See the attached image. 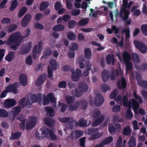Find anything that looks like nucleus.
<instances>
[{
  "label": "nucleus",
  "instance_id": "f257e3e1",
  "mask_svg": "<svg viewBox=\"0 0 147 147\" xmlns=\"http://www.w3.org/2000/svg\"><path fill=\"white\" fill-rule=\"evenodd\" d=\"M20 34L19 32H15L11 34L7 39V45H10L12 43L14 45L11 47L13 50H16L21 45L22 40L20 39Z\"/></svg>",
  "mask_w": 147,
  "mask_h": 147
},
{
  "label": "nucleus",
  "instance_id": "f03ea898",
  "mask_svg": "<svg viewBox=\"0 0 147 147\" xmlns=\"http://www.w3.org/2000/svg\"><path fill=\"white\" fill-rule=\"evenodd\" d=\"M133 3L132 1H130L128 3L127 0H123V4L121 7L119 13V16L124 21L127 20L129 18V16L130 14L129 9Z\"/></svg>",
  "mask_w": 147,
  "mask_h": 147
},
{
  "label": "nucleus",
  "instance_id": "7ed1b4c3",
  "mask_svg": "<svg viewBox=\"0 0 147 147\" xmlns=\"http://www.w3.org/2000/svg\"><path fill=\"white\" fill-rule=\"evenodd\" d=\"M62 69L65 71H69L72 73L71 78L73 81H78L82 75V71L79 69H77L75 71L74 68H72L68 65H66L62 67Z\"/></svg>",
  "mask_w": 147,
  "mask_h": 147
},
{
  "label": "nucleus",
  "instance_id": "20e7f679",
  "mask_svg": "<svg viewBox=\"0 0 147 147\" xmlns=\"http://www.w3.org/2000/svg\"><path fill=\"white\" fill-rule=\"evenodd\" d=\"M123 103L124 106L128 107L126 113V117L128 119H131L133 117V114L131 110V102L128 100V97L127 95L124 96L123 98Z\"/></svg>",
  "mask_w": 147,
  "mask_h": 147
},
{
  "label": "nucleus",
  "instance_id": "39448f33",
  "mask_svg": "<svg viewBox=\"0 0 147 147\" xmlns=\"http://www.w3.org/2000/svg\"><path fill=\"white\" fill-rule=\"evenodd\" d=\"M38 47L37 45H35L33 49L32 57L34 60H36L37 57V54H39L42 52V42L40 41L38 43Z\"/></svg>",
  "mask_w": 147,
  "mask_h": 147
},
{
  "label": "nucleus",
  "instance_id": "423d86ee",
  "mask_svg": "<svg viewBox=\"0 0 147 147\" xmlns=\"http://www.w3.org/2000/svg\"><path fill=\"white\" fill-rule=\"evenodd\" d=\"M32 45L31 42H29L21 46L19 52V54L24 55L27 53L30 50Z\"/></svg>",
  "mask_w": 147,
  "mask_h": 147
},
{
  "label": "nucleus",
  "instance_id": "0eeeda50",
  "mask_svg": "<svg viewBox=\"0 0 147 147\" xmlns=\"http://www.w3.org/2000/svg\"><path fill=\"white\" fill-rule=\"evenodd\" d=\"M134 44L136 48L142 53H144L147 51V46L142 42L137 40L134 41Z\"/></svg>",
  "mask_w": 147,
  "mask_h": 147
},
{
  "label": "nucleus",
  "instance_id": "6e6552de",
  "mask_svg": "<svg viewBox=\"0 0 147 147\" xmlns=\"http://www.w3.org/2000/svg\"><path fill=\"white\" fill-rule=\"evenodd\" d=\"M127 85V82L124 77H122L121 79L118 80L117 82V87L120 90L126 89Z\"/></svg>",
  "mask_w": 147,
  "mask_h": 147
},
{
  "label": "nucleus",
  "instance_id": "1a4fd4ad",
  "mask_svg": "<svg viewBox=\"0 0 147 147\" xmlns=\"http://www.w3.org/2000/svg\"><path fill=\"white\" fill-rule=\"evenodd\" d=\"M95 105L97 107L101 106L104 101V99L101 94H96L94 100Z\"/></svg>",
  "mask_w": 147,
  "mask_h": 147
},
{
  "label": "nucleus",
  "instance_id": "9d476101",
  "mask_svg": "<svg viewBox=\"0 0 147 147\" xmlns=\"http://www.w3.org/2000/svg\"><path fill=\"white\" fill-rule=\"evenodd\" d=\"M83 131L80 130H76L71 131L70 134L71 138L78 139L82 136L83 134Z\"/></svg>",
  "mask_w": 147,
  "mask_h": 147
},
{
  "label": "nucleus",
  "instance_id": "9b49d317",
  "mask_svg": "<svg viewBox=\"0 0 147 147\" xmlns=\"http://www.w3.org/2000/svg\"><path fill=\"white\" fill-rule=\"evenodd\" d=\"M37 119L36 117H32L31 119L28 122H27L26 125V129H29L33 128L36 125Z\"/></svg>",
  "mask_w": 147,
  "mask_h": 147
},
{
  "label": "nucleus",
  "instance_id": "f8f14e48",
  "mask_svg": "<svg viewBox=\"0 0 147 147\" xmlns=\"http://www.w3.org/2000/svg\"><path fill=\"white\" fill-rule=\"evenodd\" d=\"M136 79L138 85L144 88L147 89V81L143 80L140 74L136 76Z\"/></svg>",
  "mask_w": 147,
  "mask_h": 147
},
{
  "label": "nucleus",
  "instance_id": "ddd939ff",
  "mask_svg": "<svg viewBox=\"0 0 147 147\" xmlns=\"http://www.w3.org/2000/svg\"><path fill=\"white\" fill-rule=\"evenodd\" d=\"M18 85V82H16L12 85L9 84L6 87V89L8 92H12L14 94H16L18 92L17 89Z\"/></svg>",
  "mask_w": 147,
  "mask_h": 147
},
{
  "label": "nucleus",
  "instance_id": "4468645a",
  "mask_svg": "<svg viewBox=\"0 0 147 147\" xmlns=\"http://www.w3.org/2000/svg\"><path fill=\"white\" fill-rule=\"evenodd\" d=\"M32 18V16L30 14H26L23 18L21 24L23 27L26 26L30 22Z\"/></svg>",
  "mask_w": 147,
  "mask_h": 147
},
{
  "label": "nucleus",
  "instance_id": "2eb2a0df",
  "mask_svg": "<svg viewBox=\"0 0 147 147\" xmlns=\"http://www.w3.org/2000/svg\"><path fill=\"white\" fill-rule=\"evenodd\" d=\"M16 104V100L12 99H7L5 100L4 102V105L5 107L10 108L14 106Z\"/></svg>",
  "mask_w": 147,
  "mask_h": 147
},
{
  "label": "nucleus",
  "instance_id": "dca6fc26",
  "mask_svg": "<svg viewBox=\"0 0 147 147\" xmlns=\"http://www.w3.org/2000/svg\"><path fill=\"white\" fill-rule=\"evenodd\" d=\"M101 76L103 82H106L109 79L110 77V73L108 70H104L102 72Z\"/></svg>",
  "mask_w": 147,
  "mask_h": 147
},
{
  "label": "nucleus",
  "instance_id": "f3484780",
  "mask_svg": "<svg viewBox=\"0 0 147 147\" xmlns=\"http://www.w3.org/2000/svg\"><path fill=\"white\" fill-rule=\"evenodd\" d=\"M46 78L45 75H41L38 78L35 84L37 86H41L45 82Z\"/></svg>",
  "mask_w": 147,
  "mask_h": 147
},
{
  "label": "nucleus",
  "instance_id": "a211bd4d",
  "mask_svg": "<svg viewBox=\"0 0 147 147\" xmlns=\"http://www.w3.org/2000/svg\"><path fill=\"white\" fill-rule=\"evenodd\" d=\"M78 88L82 93L87 92L88 90V86L87 84L83 82L79 83Z\"/></svg>",
  "mask_w": 147,
  "mask_h": 147
},
{
  "label": "nucleus",
  "instance_id": "6ab92c4d",
  "mask_svg": "<svg viewBox=\"0 0 147 147\" xmlns=\"http://www.w3.org/2000/svg\"><path fill=\"white\" fill-rule=\"evenodd\" d=\"M131 100L132 108L134 112L135 113L136 111H138L140 106V104L134 98H132Z\"/></svg>",
  "mask_w": 147,
  "mask_h": 147
},
{
  "label": "nucleus",
  "instance_id": "aec40b11",
  "mask_svg": "<svg viewBox=\"0 0 147 147\" xmlns=\"http://www.w3.org/2000/svg\"><path fill=\"white\" fill-rule=\"evenodd\" d=\"M106 61L108 65H110L111 63L112 65L115 64V58L113 55L111 56L110 54L108 55L106 57Z\"/></svg>",
  "mask_w": 147,
  "mask_h": 147
},
{
  "label": "nucleus",
  "instance_id": "412c9836",
  "mask_svg": "<svg viewBox=\"0 0 147 147\" xmlns=\"http://www.w3.org/2000/svg\"><path fill=\"white\" fill-rule=\"evenodd\" d=\"M20 83L23 86H26L27 84V77L26 75L24 74H22L20 77Z\"/></svg>",
  "mask_w": 147,
  "mask_h": 147
},
{
  "label": "nucleus",
  "instance_id": "4be33fe9",
  "mask_svg": "<svg viewBox=\"0 0 147 147\" xmlns=\"http://www.w3.org/2000/svg\"><path fill=\"white\" fill-rule=\"evenodd\" d=\"M105 119V116L103 115H102L99 117L98 119L95 120L92 123V125L94 126H97L102 123Z\"/></svg>",
  "mask_w": 147,
  "mask_h": 147
},
{
  "label": "nucleus",
  "instance_id": "5701e85b",
  "mask_svg": "<svg viewBox=\"0 0 147 147\" xmlns=\"http://www.w3.org/2000/svg\"><path fill=\"white\" fill-rule=\"evenodd\" d=\"M77 103L79 104V106H80V108L83 109H86L88 105V103L85 100H81L77 101Z\"/></svg>",
  "mask_w": 147,
  "mask_h": 147
},
{
  "label": "nucleus",
  "instance_id": "b1692460",
  "mask_svg": "<svg viewBox=\"0 0 147 147\" xmlns=\"http://www.w3.org/2000/svg\"><path fill=\"white\" fill-rule=\"evenodd\" d=\"M44 120L45 123L49 127L53 126L55 123V120L51 118H45Z\"/></svg>",
  "mask_w": 147,
  "mask_h": 147
},
{
  "label": "nucleus",
  "instance_id": "393cba45",
  "mask_svg": "<svg viewBox=\"0 0 147 147\" xmlns=\"http://www.w3.org/2000/svg\"><path fill=\"white\" fill-rule=\"evenodd\" d=\"M84 53L85 57L87 59H90L91 58L92 54L89 48H86L84 49Z\"/></svg>",
  "mask_w": 147,
  "mask_h": 147
},
{
  "label": "nucleus",
  "instance_id": "a878e982",
  "mask_svg": "<svg viewBox=\"0 0 147 147\" xmlns=\"http://www.w3.org/2000/svg\"><path fill=\"white\" fill-rule=\"evenodd\" d=\"M129 147H135L136 145V139L133 136H131L128 142Z\"/></svg>",
  "mask_w": 147,
  "mask_h": 147
},
{
  "label": "nucleus",
  "instance_id": "bb28decb",
  "mask_svg": "<svg viewBox=\"0 0 147 147\" xmlns=\"http://www.w3.org/2000/svg\"><path fill=\"white\" fill-rule=\"evenodd\" d=\"M64 26L62 24H59L55 26L53 28V31L55 32L63 31L65 29Z\"/></svg>",
  "mask_w": 147,
  "mask_h": 147
},
{
  "label": "nucleus",
  "instance_id": "cd10ccee",
  "mask_svg": "<svg viewBox=\"0 0 147 147\" xmlns=\"http://www.w3.org/2000/svg\"><path fill=\"white\" fill-rule=\"evenodd\" d=\"M15 52L12 51L9 53L5 57V59L7 61L11 62L15 56Z\"/></svg>",
  "mask_w": 147,
  "mask_h": 147
},
{
  "label": "nucleus",
  "instance_id": "c85d7f7f",
  "mask_svg": "<svg viewBox=\"0 0 147 147\" xmlns=\"http://www.w3.org/2000/svg\"><path fill=\"white\" fill-rule=\"evenodd\" d=\"M131 57L132 60H133L135 65H136V63H138L140 62V58L138 55L135 53H133L131 54Z\"/></svg>",
  "mask_w": 147,
  "mask_h": 147
},
{
  "label": "nucleus",
  "instance_id": "c756f323",
  "mask_svg": "<svg viewBox=\"0 0 147 147\" xmlns=\"http://www.w3.org/2000/svg\"><path fill=\"white\" fill-rule=\"evenodd\" d=\"M135 67L139 71H144L146 70L147 68V64L146 63H142L140 66L135 65Z\"/></svg>",
  "mask_w": 147,
  "mask_h": 147
},
{
  "label": "nucleus",
  "instance_id": "7c9ffc66",
  "mask_svg": "<svg viewBox=\"0 0 147 147\" xmlns=\"http://www.w3.org/2000/svg\"><path fill=\"white\" fill-rule=\"evenodd\" d=\"M131 130L129 126L125 127L123 130V134L124 136H130L131 133Z\"/></svg>",
  "mask_w": 147,
  "mask_h": 147
},
{
  "label": "nucleus",
  "instance_id": "2f4dec72",
  "mask_svg": "<svg viewBox=\"0 0 147 147\" xmlns=\"http://www.w3.org/2000/svg\"><path fill=\"white\" fill-rule=\"evenodd\" d=\"M45 110L47 115H49L51 117H53L54 115V111L53 108L50 107H46Z\"/></svg>",
  "mask_w": 147,
  "mask_h": 147
},
{
  "label": "nucleus",
  "instance_id": "473e14b6",
  "mask_svg": "<svg viewBox=\"0 0 147 147\" xmlns=\"http://www.w3.org/2000/svg\"><path fill=\"white\" fill-rule=\"evenodd\" d=\"M123 57L124 62L129 61L131 59L130 55L128 52L126 51L123 52Z\"/></svg>",
  "mask_w": 147,
  "mask_h": 147
},
{
  "label": "nucleus",
  "instance_id": "72a5a7b5",
  "mask_svg": "<svg viewBox=\"0 0 147 147\" xmlns=\"http://www.w3.org/2000/svg\"><path fill=\"white\" fill-rule=\"evenodd\" d=\"M122 34H125V38L126 40H127L130 37V30L129 28L123 29L122 30Z\"/></svg>",
  "mask_w": 147,
  "mask_h": 147
},
{
  "label": "nucleus",
  "instance_id": "f704fd0d",
  "mask_svg": "<svg viewBox=\"0 0 147 147\" xmlns=\"http://www.w3.org/2000/svg\"><path fill=\"white\" fill-rule=\"evenodd\" d=\"M22 133L19 131H16L13 133H12L10 138L11 140H13L16 139H18L21 136Z\"/></svg>",
  "mask_w": 147,
  "mask_h": 147
},
{
  "label": "nucleus",
  "instance_id": "c9c22d12",
  "mask_svg": "<svg viewBox=\"0 0 147 147\" xmlns=\"http://www.w3.org/2000/svg\"><path fill=\"white\" fill-rule=\"evenodd\" d=\"M75 121H76L74 120L72 118H71L70 121L67 123L66 125V127L67 129H72L74 127V123Z\"/></svg>",
  "mask_w": 147,
  "mask_h": 147
},
{
  "label": "nucleus",
  "instance_id": "e433bc0d",
  "mask_svg": "<svg viewBox=\"0 0 147 147\" xmlns=\"http://www.w3.org/2000/svg\"><path fill=\"white\" fill-rule=\"evenodd\" d=\"M108 129L109 132L111 135H114L116 132L115 127L112 123L109 124Z\"/></svg>",
  "mask_w": 147,
  "mask_h": 147
},
{
  "label": "nucleus",
  "instance_id": "4c0bfd02",
  "mask_svg": "<svg viewBox=\"0 0 147 147\" xmlns=\"http://www.w3.org/2000/svg\"><path fill=\"white\" fill-rule=\"evenodd\" d=\"M72 95L76 97H80L82 94V92L80 91H79L78 89H75L72 91Z\"/></svg>",
  "mask_w": 147,
  "mask_h": 147
},
{
  "label": "nucleus",
  "instance_id": "58836bf2",
  "mask_svg": "<svg viewBox=\"0 0 147 147\" xmlns=\"http://www.w3.org/2000/svg\"><path fill=\"white\" fill-rule=\"evenodd\" d=\"M49 3L47 1L42 2L40 5V10L41 11H44L49 6Z\"/></svg>",
  "mask_w": 147,
  "mask_h": 147
},
{
  "label": "nucleus",
  "instance_id": "ea45409f",
  "mask_svg": "<svg viewBox=\"0 0 147 147\" xmlns=\"http://www.w3.org/2000/svg\"><path fill=\"white\" fill-rule=\"evenodd\" d=\"M49 63L52 69L54 70L57 69V64L55 60L53 59H51L49 61Z\"/></svg>",
  "mask_w": 147,
  "mask_h": 147
},
{
  "label": "nucleus",
  "instance_id": "a19ab883",
  "mask_svg": "<svg viewBox=\"0 0 147 147\" xmlns=\"http://www.w3.org/2000/svg\"><path fill=\"white\" fill-rule=\"evenodd\" d=\"M79 107V104L77 103V102H76L74 105L69 106V110L71 111L76 110Z\"/></svg>",
  "mask_w": 147,
  "mask_h": 147
},
{
  "label": "nucleus",
  "instance_id": "79ce46f5",
  "mask_svg": "<svg viewBox=\"0 0 147 147\" xmlns=\"http://www.w3.org/2000/svg\"><path fill=\"white\" fill-rule=\"evenodd\" d=\"M47 97L50 102L56 103V98L55 97L53 92L49 93L47 95Z\"/></svg>",
  "mask_w": 147,
  "mask_h": 147
},
{
  "label": "nucleus",
  "instance_id": "37998d69",
  "mask_svg": "<svg viewBox=\"0 0 147 147\" xmlns=\"http://www.w3.org/2000/svg\"><path fill=\"white\" fill-rule=\"evenodd\" d=\"M102 135L103 134L101 133L98 132L95 133L91 136L90 138V139L91 140H94L102 137Z\"/></svg>",
  "mask_w": 147,
  "mask_h": 147
},
{
  "label": "nucleus",
  "instance_id": "c03bdc74",
  "mask_svg": "<svg viewBox=\"0 0 147 147\" xmlns=\"http://www.w3.org/2000/svg\"><path fill=\"white\" fill-rule=\"evenodd\" d=\"M91 44L94 46L99 47H98L97 48L96 50L98 51H100L104 49L105 48L103 46H101V44L99 43L96 41H93L91 42Z\"/></svg>",
  "mask_w": 147,
  "mask_h": 147
},
{
  "label": "nucleus",
  "instance_id": "a18cd8bd",
  "mask_svg": "<svg viewBox=\"0 0 147 147\" xmlns=\"http://www.w3.org/2000/svg\"><path fill=\"white\" fill-rule=\"evenodd\" d=\"M42 131V135H43L44 137H46L49 134L50 132L52 130L48 128H45L43 129L42 128L41 129Z\"/></svg>",
  "mask_w": 147,
  "mask_h": 147
},
{
  "label": "nucleus",
  "instance_id": "49530a36",
  "mask_svg": "<svg viewBox=\"0 0 147 147\" xmlns=\"http://www.w3.org/2000/svg\"><path fill=\"white\" fill-rule=\"evenodd\" d=\"M89 21V20L88 18H86L80 20L78 23L79 26H83L87 24Z\"/></svg>",
  "mask_w": 147,
  "mask_h": 147
},
{
  "label": "nucleus",
  "instance_id": "de8ad7c7",
  "mask_svg": "<svg viewBox=\"0 0 147 147\" xmlns=\"http://www.w3.org/2000/svg\"><path fill=\"white\" fill-rule=\"evenodd\" d=\"M9 115L8 113L5 110L3 109H0V117L5 118L7 117Z\"/></svg>",
  "mask_w": 147,
  "mask_h": 147
},
{
  "label": "nucleus",
  "instance_id": "09e8293b",
  "mask_svg": "<svg viewBox=\"0 0 147 147\" xmlns=\"http://www.w3.org/2000/svg\"><path fill=\"white\" fill-rule=\"evenodd\" d=\"M27 10V8L26 7H22L18 12V16L19 17H21L23 16L26 13Z\"/></svg>",
  "mask_w": 147,
  "mask_h": 147
},
{
  "label": "nucleus",
  "instance_id": "8fccbe9b",
  "mask_svg": "<svg viewBox=\"0 0 147 147\" xmlns=\"http://www.w3.org/2000/svg\"><path fill=\"white\" fill-rule=\"evenodd\" d=\"M25 35L24 36H22L20 32H19L20 34V39L22 40V39H23L24 38H27L30 35V34L31 33V30L30 28H27L26 30H25Z\"/></svg>",
  "mask_w": 147,
  "mask_h": 147
},
{
  "label": "nucleus",
  "instance_id": "3c124183",
  "mask_svg": "<svg viewBox=\"0 0 147 147\" xmlns=\"http://www.w3.org/2000/svg\"><path fill=\"white\" fill-rule=\"evenodd\" d=\"M18 5V2L16 0H14L12 2L10 8V10L12 11L15 10Z\"/></svg>",
  "mask_w": 147,
  "mask_h": 147
},
{
  "label": "nucleus",
  "instance_id": "603ef678",
  "mask_svg": "<svg viewBox=\"0 0 147 147\" xmlns=\"http://www.w3.org/2000/svg\"><path fill=\"white\" fill-rule=\"evenodd\" d=\"M18 27V25L16 24H12L9 26L7 28V31L9 32H11L15 31Z\"/></svg>",
  "mask_w": 147,
  "mask_h": 147
},
{
  "label": "nucleus",
  "instance_id": "864d4df0",
  "mask_svg": "<svg viewBox=\"0 0 147 147\" xmlns=\"http://www.w3.org/2000/svg\"><path fill=\"white\" fill-rule=\"evenodd\" d=\"M79 122L78 125L80 127H85L87 125V121L82 118L79 120Z\"/></svg>",
  "mask_w": 147,
  "mask_h": 147
},
{
  "label": "nucleus",
  "instance_id": "5fc2aeb1",
  "mask_svg": "<svg viewBox=\"0 0 147 147\" xmlns=\"http://www.w3.org/2000/svg\"><path fill=\"white\" fill-rule=\"evenodd\" d=\"M113 140L112 137L110 136L103 140L101 142V144L105 145L111 143Z\"/></svg>",
  "mask_w": 147,
  "mask_h": 147
},
{
  "label": "nucleus",
  "instance_id": "6e6d98bb",
  "mask_svg": "<svg viewBox=\"0 0 147 147\" xmlns=\"http://www.w3.org/2000/svg\"><path fill=\"white\" fill-rule=\"evenodd\" d=\"M68 38L71 40H74L76 38V36L75 34L72 32H70L67 34Z\"/></svg>",
  "mask_w": 147,
  "mask_h": 147
},
{
  "label": "nucleus",
  "instance_id": "4d7b16f0",
  "mask_svg": "<svg viewBox=\"0 0 147 147\" xmlns=\"http://www.w3.org/2000/svg\"><path fill=\"white\" fill-rule=\"evenodd\" d=\"M133 95L134 97L137 100H138L139 102L140 103H142L143 102V100L142 98L138 95L137 94V91L136 90H135L133 93Z\"/></svg>",
  "mask_w": 147,
  "mask_h": 147
},
{
  "label": "nucleus",
  "instance_id": "13d9d810",
  "mask_svg": "<svg viewBox=\"0 0 147 147\" xmlns=\"http://www.w3.org/2000/svg\"><path fill=\"white\" fill-rule=\"evenodd\" d=\"M101 114V112L98 110H94L92 115V117L95 119L98 118Z\"/></svg>",
  "mask_w": 147,
  "mask_h": 147
},
{
  "label": "nucleus",
  "instance_id": "bf43d9fd",
  "mask_svg": "<svg viewBox=\"0 0 147 147\" xmlns=\"http://www.w3.org/2000/svg\"><path fill=\"white\" fill-rule=\"evenodd\" d=\"M77 24L76 22L74 20H71L68 23V27L69 28H74Z\"/></svg>",
  "mask_w": 147,
  "mask_h": 147
},
{
  "label": "nucleus",
  "instance_id": "052dcab7",
  "mask_svg": "<svg viewBox=\"0 0 147 147\" xmlns=\"http://www.w3.org/2000/svg\"><path fill=\"white\" fill-rule=\"evenodd\" d=\"M141 29L142 33L145 36H147V24L142 25Z\"/></svg>",
  "mask_w": 147,
  "mask_h": 147
},
{
  "label": "nucleus",
  "instance_id": "680f3d73",
  "mask_svg": "<svg viewBox=\"0 0 147 147\" xmlns=\"http://www.w3.org/2000/svg\"><path fill=\"white\" fill-rule=\"evenodd\" d=\"M126 66L127 70H131L132 69V65L131 62L129 61L124 62Z\"/></svg>",
  "mask_w": 147,
  "mask_h": 147
},
{
  "label": "nucleus",
  "instance_id": "e2e57ef3",
  "mask_svg": "<svg viewBox=\"0 0 147 147\" xmlns=\"http://www.w3.org/2000/svg\"><path fill=\"white\" fill-rule=\"evenodd\" d=\"M69 117H63L62 118H59L58 120L63 123H67L71 119V118Z\"/></svg>",
  "mask_w": 147,
  "mask_h": 147
},
{
  "label": "nucleus",
  "instance_id": "0e129e2a",
  "mask_svg": "<svg viewBox=\"0 0 147 147\" xmlns=\"http://www.w3.org/2000/svg\"><path fill=\"white\" fill-rule=\"evenodd\" d=\"M14 111H13V114L14 115H18L20 112L21 109L19 106H16L14 107Z\"/></svg>",
  "mask_w": 147,
  "mask_h": 147
},
{
  "label": "nucleus",
  "instance_id": "69168bd1",
  "mask_svg": "<svg viewBox=\"0 0 147 147\" xmlns=\"http://www.w3.org/2000/svg\"><path fill=\"white\" fill-rule=\"evenodd\" d=\"M50 132L49 136L50 138L53 140H56L57 139V137L53 131L51 130Z\"/></svg>",
  "mask_w": 147,
  "mask_h": 147
},
{
  "label": "nucleus",
  "instance_id": "338daca9",
  "mask_svg": "<svg viewBox=\"0 0 147 147\" xmlns=\"http://www.w3.org/2000/svg\"><path fill=\"white\" fill-rule=\"evenodd\" d=\"M97 131V129H95L94 128H89L88 129V133L89 135H92L95 133Z\"/></svg>",
  "mask_w": 147,
  "mask_h": 147
},
{
  "label": "nucleus",
  "instance_id": "774afa93",
  "mask_svg": "<svg viewBox=\"0 0 147 147\" xmlns=\"http://www.w3.org/2000/svg\"><path fill=\"white\" fill-rule=\"evenodd\" d=\"M101 89L103 92H106L107 90H110V88L107 85L103 84L101 86Z\"/></svg>",
  "mask_w": 147,
  "mask_h": 147
}]
</instances>
